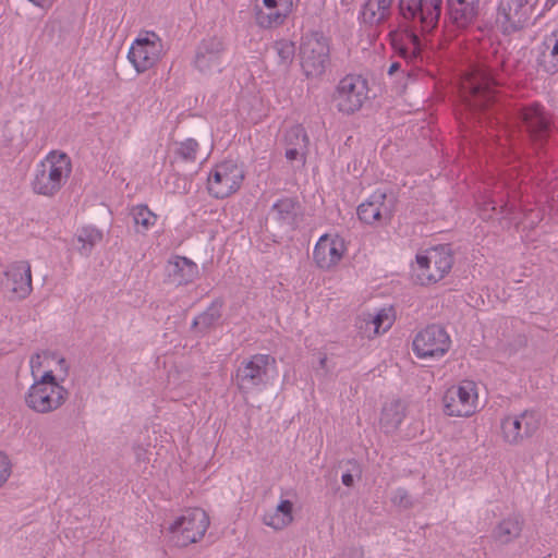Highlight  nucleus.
<instances>
[{
  "label": "nucleus",
  "mask_w": 558,
  "mask_h": 558,
  "mask_svg": "<svg viewBox=\"0 0 558 558\" xmlns=\"http://www.w3.org/2000/svg\"><path fill=\"white\" fill-rule=\"evenodd\" d=\"M441 403L447 416L469 418L481 409L478 385L472 379L459 380L446 389Z\"/></svg>",
  "instance_id": "39448f33"
},
{
  "label": "nucleus",
  "mask_w": 558,
  "mask_h": 558,
  "mask_svg": "<svg viewBox=\"0 0 558 558\" xmlns=\"http://www.w3.org/2000/svg\"><path fill=\"white\" fill-rule=\"evenodd\" d=\"M505 210H508L510 214H512V207L508 208V204L505 206V208L502 207V211Z\"/></svg>",
  "instance_id": "a18cd8bd"
},
{
  "label": "nucleus",
  "mask_w": 558,
  "mask_h": 558,
  "mask_svg": "<svg viewBox=\"0 0 558 558\" xmlns=\"http://www.w3.org/2000/svg\"><path fill=\"white\" fill-rule=\"evenodd\" d=\"M452 264L453 257L448 246H434L416 254L412 266L413 277L421 286L434 284L449 274Z\"/></svg>",
  "instance_id": "7ed1b4c3"
},
{
  "label": "nucleus",
  "mask_w": 558,
  "mask_h": 558,
  "mask_svg": "<svg viewBox=\"0 0 558 558\" xmlns=\"http://www.w3.org/2000/svg\"><path fill=\"white\" fill-rule=\"evenodd\" d=\"M389 39L393 52L407 62L423 61V44L415 32L400 27L390 32Z\"/></svg>",
  "instance_id": "6ab92c4d"
},
{
  "label": "nucleus",
  "mask_w": 558,
  "mask_h": 558,
  "mask_svg": "<svg viewBox=\"0 0 558 558\" xmlns=\"http://www.w3.org/2000/svg\"><path fill=\"white\" fill-rule=\"evenodd\" d=\"M274 48L281 64L288 65L292 62L295 52V47L292 41L287 39L278 40Z\"/></svg>",
  "instance_id": "e433bc0d"
},
{
  "label": "nucleus",
  "mask_w": 558,
  "mask_h": 558,
  "mask_svg": "<svg viewBox=\"0 0 558 558\" xmlns=\"http://www.w3.org/2000/svg\"><path fill=\"white\" fill-rule=\"evenodd\" d=\"M441 4L442 0H399L398 7L404 20L429 33L439 22Z\"/></svg>",
  "instance_id": "4468645a"
},
{
  "label": "nucleus",
  "mask_w": 558,
  "mask_h": 558,
  "mask_svg": "<svg viewBox=\"0 0 558 558\" xmlns=\"http://www.w3.org/2000/svg\"><path fill=\"white\" fill-rule=\"evenodd\" d=\"M480 0H448L450 21L459 28L471 25L478 14Z\"/></svg>",
  "instance_id": "a878e982"
},
{
  "label": "nucleus",
  "mask_w": 558,
  "mask_h": 558,
  "mask_svg": "<svg viewBox=\"0 0 558 558\" xmlns=\"http://www.w3.org/2000/svg\"><path fill=\"white\" fill-rule=\"evenodd\" d=\"M541 420L534 411L508 414L500 420V436L505 442L518 446L532 437L539 428Z\"/></svg>",
  "instance_id": "2eb2a0df"
},
{
  "label": "nucleus",
  "mask_w": 558,
  "mask_h": 558,
  "mask_svg": "<svg viewBox=\"0 0 558 558\" xmlns=\"http://www.w3.org/2000/svg\"><path fill=\"white\" fill-rule=\"evenodd\" d=\"M287 140L294 144V147L286 150V158L290 161L301 159L304 162L305 150L308 144L305 130L300 125L291 128L287 133Z\"/></svg>",
  "instance_id": "2f4dec72"
},
{
  "label": "nucleus",
  "mask_w": 558,
  "mask_h": 558,
  "mask_svg": "<svg viewBox=\"0 0 558 558\" xmlns=\"http://www.w3.org/2000/svg\"><path fill=\"white\" fill-rule=\"evenodd\" d=\"M495 87L496 82L488 70L476 66L461 80V98L470 109H484L494 100Z\"/></svg>",
  "instance_id": "0eeeda50"
},
{
  "label": "nucleus",
  "mask_w": 558,
  "mask_h": 558,
  "mask_svg": "<svg viewBox=\"0 0 558 558\" xmlns=\"http://www.w3.org/2000/svg\"><path fill=\"white\" fill-rule=\"evenodd\" d=\"M535 5L529 0H500L498 5L497 22L504 33L520 31L531 23Z\"/></svg>",
  "instance_id": "f3484780"
},
{
  "label": "nucleus",
  "mask_w": 558,
  "mask_h": 558,
  "mask_svg": "<svg viewBox=\"0 0 558 558\" xmlns=\"http://www.w3.org/2000/svg\"><path fill=\"white\" fill-rule=\"evenodd\" d=\"M76 241L78 243L77 251L83 256H89L93 248L101 242L104 234L101 230L93 227L85 226L77 229L75 234Z\"/></svg>",
  "instance_id": "473e14b6"
},
{
  "label": "nucleus",
  "mask_w": 558,
  "mask_h": 558,
  "mask_svg": "<svg viewBox=\"0 0 558 558\" xmlns=\"http://www.w3.org/2000/svg\"><path fill=\"white\" fill-rule=\"evenodd\" d=\"M543 219V216L539 210L536 209H530L524 214V217L521 221H517L519 225H523L525 228H533L536 226L541 220Z\"/></svg>",
  "instance_id": "58836bf2"
},
{
  "label": "nucleus",
  "mask_w": 558,
  "mask_h": 558,
  "mask_svg": "<svg viewBox=\"0 0 558 558\" xmlns=\"http://www.w3.org/2000/svg\"><path fill=\"white\" fill-rule=\"evenodd\" d=\"M277 375L276 359L269 354L257 353L244 360L235 375V384L242 392L264 389Z\"/></svg>",
  "instance_id": "423d86ee"
},
{
  "label": "nucleus",
  "mask_w": 558,
  "mask_h": 558,
  "mask_svg": "<svg viewBox=\"0 0 558 558\" xmlns=\"http://www.w3.org/2000/svg\"><path fill=\"white\" fill-rule=\"evenodd\" d=\"M537 65L548 74L558 72V27L546 34L534 49Z\"/></svg>",
  "instance_id": "5701e85b"
},
{
  "label": "nucleus",
  "mask_w": 558,
  "mask_h": 558,
  "mask_svg": "<svg viewBox=\"0 0 558 558\" xmlns=\"http://www.w3.org/2000/svg\"><path fill=\"white\" fill-rule=\"evenodd\" d=\"M294 504L289 499H280L278 505L264 513L263 523L274 531H282L294 520Z\"/></svg>",
  "instance_id": "bb28decb"
},
{
  "label": "nucleus",
  "mask_w": 558,
  "mask_h": 558,
  "mask_svg": "<svg viewBox=\"0 0 558 558\" xmlns=\"http://www.w3.org/2000/svg\"><path fill=\"white\" fill-rule=\"evenodd\" d=\"M522 529L523 519L518 514H511L495 526L493 536L501 544H509L521 535Z\"/></svg>",
  "instance_id": "7c9ffc66"
},
{
  "label": "nucleus",
  "mask_w": 558,
  "mask_h": 558,
  "mask_svg": "<svg viewBox=\"0 0 558 558\" xmlns=\"http://www.w3.org/2000/svg\"><path fill=\"white\" fill-rule=\"evenodd\" d=\"M396 0H365L357 14L361 24L374 27L384 24L392 14Z\"/></svg>",
  "instance_id": "b1692460"
},
{
  "label": "nucleus",
  "mask_w": 558,
  "mask_h": 558,
  "mask_svg": "<svg viewBox=\"0 0 558 558\" xmlns=\"http://www.w3.org/2000/svg\"><path fill=\"white\" fill-rule=\"evenodd\" d=\"M348 251V244L343 236L337 232L322 234L313 248V262L324 271H330L338 267Z\"/></svg>",
  "instance_id": "dca6fc26"
},
{
  "label": "nucleus",
  "mask_w": 558,
  "mask_h": 558,
  "mask_svg": "<svg viewBox=\"0 0 558 558\" xmlns=\"http://www.w3.org/2000/svg\"><path fill=\"white\" fill-rule=\"evenodd\" d=\"M368 82L361 75L349 74L341 78L336 87L332 101L339 112L353 114L368 99Z\"/></svg>",
  "instance_id": "9d476101"
},
{
  "label": "nucleus",
  "mask_w": 558,
  "mask_h": 558,
  "mask_svg": "<svg viewBox=\"0 0 558 558\" xmlns=\"http://www.w3.org/2000/svg\"><path fill=\"white\" fill-rule=\"evenodd\" d=\"M302 68L306 75H320L329 59V40L320 32L303 35L300 45Z\"/></svg>",
  "instance_id": "ddd939ff"
},
{
  "label": "nucleus",
  "mask_w": 558,
  "mask_h": 558,
  "mask_svg": "<svg viewBox=\"0 0 558 558\" xmlns=\"http://www.w3.org/2000/svg\"><path fill=\"white\" fill-rule=\"evenodd\" d=\"M163 54L161 38L151 31L141 32L132 41L128 60L137 73H144L154 68Z\"/></svg>",
  "instance_id": "9b49d317"
},
{
  "label": "nucleus",
  "mask_w": 558,
  "mask_h": 558,
  "mask_svg": "<svg viewBox=\"0 0 558 558\" xmlns=\"http://www.w3.org/2000/svg\"><path fill=\"white\" fill-rule=\"evenodd\" d=\"M325 362H326V357H323V359L320 360V364H322V365H324V364H325Z\"/></svg>",
  "instance_id": "de8ad7c7"
},
{
  "label": "nucleus",
  "mask_w": 558,
  "mask_h": 558,
  "mask_svg": "<svg viewBox=\"0 0 558 558\" xmlns=\"http://www.w3.org/2000/svg\"><path fill=\"white\" fill-rule=\"evenodd\" d=\"M452 344L450 335L440 325L432 324L420 329L413 337L412 351L420 360H440Z\"/></svg>",
  "instance_id": "6e6552de"
},
{
  "label": "nucleus",
  "mask_w": 558,
  "mask_h": 558,
  "mask_svg": "<svg viewBox=\"0 0 558 558\" xmlns=\"http://www.w3.org/2000/svg\"><path fill=\"white\" fill-rule=\"evenodd\" d=\"M400 68V64L398 62H393L391 63V65L389 66V70H388V73L391 75L393 74L395 72H397Z\"/></svg>",
  "instance_id": "79ce46f5"
},
{
  "label": "nucleus",
  "mask_w": 558,
  "mask_h": 558,
  "mask_svg": "<svg viewBox=\"0 0 558 558\" xmlns=\"http://www.w3.org/2000/svg\"><path fill=\"white\" fill-rule=\"evenodd\" d=\"M254 24L272 31L286 24L294 10V0H250Z\"/></svg>",
  "instance_id": "f8f14e48"
},
{
  "label": "nucleus",
  "mask_w": 558,
  "mask_h": 558,
  "mask_svg": "<svg viewBox=\"0 0 558 558\" xmlns=\"http://www.w3.org/2000/svg\"><path fill=\"white\" fill-rule=\"evenodd\" d=\"M207 314H202L201 316H198L195 320H194V324L197 325L199 323H205L206 319H207Z\"/></svg>",
  "instance_id": "37998d69"
},
{
  "label": "nucleus",
  "mask_w": 558,
  "mask_h": 558,
  "mask_svg": "<svg viewBox=\"0 0 558 558\" xmlns=\"http://www.w3.org/2000/svg\"><path fill=\"white\" fill-rule=\"evenodd\" d=\"M492 204L493 202L489 201L481 205L480 213L484 219L490 218L489 211H494L496 209L495 206Z\"/></svg>",
  "instance_id": "ea45409f"
},
{
  "label": "nucleus",
  "mask_w": 558,
  "mask_h": 558,
  "mask_svg": "<svg viewBox=\"0 0 558 558\" xmlns=\"http://www.w3.org/2000/svg\"><path fill=\"white\" fill-rule=\"evenodd\" d=\"M32 378H41L63 384L69 365L64 356L57 352L43 351L29 359Z\"/></svg>",
  "instance_id": "a211bd4d"
},
{
  "label": "nucleus",
  "mask_w": 558,
  "mask_h": 558,
  "mask_svg": "<svg viewBox=\"0 0 558 558\" xmlns=\"http://www.w3.org/2000/svg\"><path fill=\"white\" fill-rule=\"evenodd\" d=\"M296 203L292 198H282L277 201L272 207L271 213L276 219L281 222H290L295 216Z\"/></svg>",
  "instance_id": "f704fd0d"
},
{
  "label": "nucleus",
  "mask_w": 558,
  "mask_h": 558,
  "mask_svg": "<svg viewBox=\"0 0 558 558\" xmlns=\"http://www.w3.org/2000/svg\"><path fill=\"white\" fill-rule=\"evenodd\" d=\"M386 194L381 191L374 192L367 201L357 207V216L365 223H374L387 216L385 204Z\"/></svg>",
  "instance_id": "c85d7f7f"
},
{
  "label": "nucleus",
  "mask_w": 558,
  "mask_h": 558,
  "mask_svg": "<svg viewBox=\"0 0 558 558\" xmlns=\"http://www.w3.org/2000/svg\"><path fill=\"white\" fill-rule=\"evenodd\" d=\"M198 143L194 138H186L178 143L175 157L183 162H195L198 155Z\"/></svg>",
  "instance_id": "c9c22d12"
},
{
  "label": "nucleus",
  "mask_w": 558,
  "mask_h": 558,
  "mask_svg": "<svg viewBox=\"0 0 558 558\" xmlns=\"http://www.w3.org/2000/svg\"><path fill=\"white\" fill-rule=\"evenodd\" d=\"M72 173L71 157L59 149L48 151L35 166L31 181L35 194L53 197L66 184Z\"/></svg>",
  "instance_id": "f257e3e1"
},
{
  "label": "nucleus",
  "mask_w": 558,
  "mask_h": 558,
  "mask_svg": "<svg viewBox=\"0 0 558 558\" xmlns=\"http://www.w3.org/2000/svg\"><path fill=\"white\" fill-rule=\"evenodd\" d=\"M244 178V170L236 161H221L215 165L208 173V193L218 199L227 198L240 190Z\"/></svg>",
  "instance_id": "1a4fd4ad"
},
{
  "label": "nucleus",
  "mask_w": 558,
  "mask_h": 558,
  "mask_svg": "<svg viewBox=\"0 0 558 558\" xmlns=\"http://www.w3.org/2000/svg\"><path fill=\"white\" fill-rule=\"evenodd\" d=\"M529 2H530L531 4H533V5H536L537 0H529Z\"/></svg>",
  "instance_id": "49530a36"
},
{
  "label": "nucleus",
  "mask_w": 558,
  "mask_h": 558,
  "mask_svg": "<svg viewBox=\"0 0 558 558\" xmlns=\"http://www.w3.org/2000/svg\"><path fill=\"white\" fill-rule=\"evenodd\" d=\"M396 320V312L392 306H384L373 312L363 313L361 326L364 335L372 339L387 332Z\"/></svg>",
  "instance_id": "4be33fe9"
},
{
  "label": "nucleus",
  "mask_w": 558,
  "mask_h": 558,
  "mask_svg": "<svg viewBox=\"0 0 558 558\" xmlns=\"http://www.w3.org/2000/svg\"><path fill=\"white\" fill-rule=\"evenodd\" d=\"M69 398V391L61 383L33 378L24 393V403L36 414H50L61 409Z\"/></svg>",
  "instance_id": "20e7f679"
},
{
  "label": "nucleus",
  "mask_w": 558,
  "mask_h": 558,
  "mask_svg": "<svg viewBox=\"0 0 558 558\" xmlns=\"http://www.w3.org/2000/svg\"><path fill=\"white\" fill-rule=\"evenodd\" d=\"M3 275L5 287L15 298L23 300L32 293V268L27 260H15L8 264Z\"/></svg>",
  "instance_id": "aec40b11"
},
{
  "label": "nucleus",
  "mask_w": 558,
  "mask_h": 558,
  "mask_svg": "<svg viewBox=\"0 0 558 558\" xmlns=\"http://www.w3.org/2000/svg\"><path fill=\"white\" fill-rule=\"evenodd\" d=\"M168 277L175 286H185L198 277V266L191 259L175 256L168 262Z\"/></svg>",
  "instance_id": "393cba45"
},
{
  "label": "nucleus",
  "mask_w": 558,
  "mask_h": 558,
  "mask_svg": "<svg viewBox=\"0 0 558 558\" xmlns=\"http://www.w3.org/2000/svg\"><path fill=\"white\" fill-rule=\"evenodd\" d=\"M520 118L531 136L543 137L547 132L549 120L541 105L532 104L523 108Z\"/></svg>",
  "instance_id": "cd10ccee"
},
{
  "label": "nucleus",
  "mask_w": 558,
  "mask_h": 558,
  "mask_svg": "<svg viewBox=\"0 0 558 558\" xmlns=\"http://www.w3.org/2000/svg\"><path fill=\"white\" fill-rule=\"evenodd\" d=\"M341 481H342L343 485L350 487L353 485V482H354L353 475L350 473H344V474H342Z\"/></svg>",
  "instance_id": "a19ab883"
},
{
  "label": "nucleus",
  "mask_w": 558,
  "mask_h": 558,
  "mask_svg": "<svg viewBox=\"0 0 558 558\" xmlns=\"http://www.w3.org/2000/svg\"><path fill=\"white\" fill-rule=\"evenodd\" d=\"M12 473V463L9 457L0 451V488L9 481Z\"/></svg>",
  "instance_id": "4c0bfd02"
},
{
  "label": "nucleus",
  "mask_w": 558,
  "mask_h": 558,
  "mask_svg": "<svg viewBox=\"0 0 558 558\" xmlns=\"http://www.w3.org/2000/svg\"><path fill=\"white\" fill-rule=\"evenodd\" d=\"M398 494L400 495L401 500H402L403 498H407V493H405L404 490H399V492H398Z\"/></svg>",
  "instance_id": "c03bdc74"
},
{
  "label": "nucleus",
  "mask_w": 558,
  "mask_h": 558,
  "mask_svg": "<svg viewBox=\"0 0 558 558\" xmlns=\"http://www.w3.org/2000/svg\"><path fill=\"white\" fill-rule=\"evenodd\" d=\"M133 221L138 233H145L157 222V215L147 205H135L131 210Z\"/></svg>",
  "instance_id": "72a5a7b5"
},
{
  "label": "nucleus",
  "mask_w": 558,
  "mask_h": 558,
  "mask_svg": "<svg viewBox=\"0 0 558 558\" xmlns=\"http://www.w3.org/2000/svg\"><path fill=\"white\" fill-rule=\"evenodd\" d=\"M210 524L207 512L198 507L186 508L174 515L166 527L169 542L179 548L199 543Z\"/></svg>",
  "instance_id": "f03ea898"
},
{
  "label": "nucleus",
  "mask_w": 558,
  "mask_h": 558,
  "mask_svg": "<svg viewBox=\"0 0 558 558\" xmlns=\"http://www.w3.org/2000/svg\"><path fill=\"white\" fill-rule=\"evenodd\" d=\"M223 45L217 38L203 40L195 56V68L205 74L219 72L222 65Z\"/></svg>",
  "instance_id": "412c9836"
},
{
  "label": "nucleus",
  "mask_w": 558,
  "mask_h": 558,
  "mask_svg": "<svg viewBox=\"0 0 558 558\" xmlns=\"http://www.w3.org/2000/svg\"><path fill=\"white\" fill-rule=\"evenodd\" d=\"M405 417V405L400 400L386 402L381 409L379 427L386 433L396 432Z\"/></svg>",
  "instance_id": "c756f323"
}]
</instances>
